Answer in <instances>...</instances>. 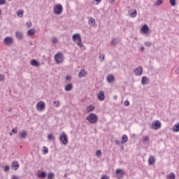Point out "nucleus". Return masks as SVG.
Listing matches in <instances>:
<instances>
[{
    "label": "nucleus",
    "mask_w": 179,
    "mask_h": 179,
    "mask_svg": "<svg viewBox=\"0 0 179 179\" xmlns=\"http://www.w3.org/2000/svg\"><path fill=\"white\" fill-rule=\"evenodd\" d=\"M72 40L74 43H76L79 47H83V43H82V38L80 37V34H74L72 36Z\"/></svg>",
    "instance_id": "1"
},
{
    "label": "nucleus",
    "mask_w": 179,
    "mask_h": 179,
    "mask_svg": "<svg viewBox=\"0 0 179 179\" xmlns=\"http://www.w3.org/2000/svg\"><path fill=\"white\" fill-rule=\"evenodd\" d=\"M86 120L90 122V124H96V122L99 121V117H97L96 114L90 113Z\"/></svg>",
    "instance_id": "2"
},
{
    "label": "nucleus",
    "mask_w": 179,
    "mask_h": 179,
    "mask_svg": "<svg viewBox=\"0 0 179 179\" xmlns=\"http://www.w3.org/2000/svg\"><path fill=\"white\" fill-rule=\"evenodd\" d=\"M53 9L55 15H61L64 10V8H62V5L61 4L54 6Z\"/></svg>",
    "instance_id": "3"
},
{
    "label": "nucleus",
    "mask_w": 179,
    "mask_h": 179,
    "mask_svg": "<svg viewBox=\"0 0 179 179\" xmlns=\"http://www.w3.org/2000/svg\"><path fill=\"white\" fill-rule=\"evenodd\" d=\"M55 59L57 64H62L64 62V55L61 52L56 54L55 55Z\"/></svg>",
    "instance_id": "4"
},
{
    "label": "nucleus",
    "mask_w": 179,
    "mask_h": 179,
    "mask_svg": "<svg viewBox=\"0 0 179 179\" xmlns=\"http://www.w3.org/2000/svg\"><path fill=\"white\" fill-rule=\"evenodd\" d=\"M59 139L63 145H68V136H66L64 131L60 135Z\"/></svg>",
    "instance_id": "5"
},
{
    "label": "nucleus",
    "mask_w": 179,
    "mask_h": 179,
    "mask_svg": "<svg viewBox=\"0 0 179 179\" xmlns=\"http://www.w3.org/2000/svg\"><path fill=\"white\" fill-rule=\"evenodd\" d=\"M36 110H38V111H44V110H45V103L43 101L38 102Z\"/></svg>",
    "instance_id": "6"
},
{
    "label": "nucleus",
    "mask_w": 179,
    "mask_h": 179,
    "mask_svg": "<svg viewBox=\"0 0 179 179\" xmlns=\"http://www.w3.org/2000/svg\"><path fill=\"white\" fill-rule=\"evenodd\" d=\"M151 127L152 129H160L162 128V123L159 120H156L155 122H152Z\"/></svg>",
    "instance_id": "7"
},
{
    "label": "nucleus",
    "mask_w": 179,
    "mask_h": 179,
    "mask_svg": "<svg viewBox=\"0 0 179 179\" xmlns=\"http://www.w3.org/2000/svg\"><path fill=\"white\" fill-rule=\"evenodd\" d=\"M116 177L118 179L122 178L124 177V174H125V171L122 169H117L115 171Z\"/></svg>",
    "instance_id": "8"
},
{
    "label": "nucleus",
    "mask_w": 179,
    "mask_h": 179,
    "mask_svg": "<svg viewBox=\"0 0 179 179\" xmlns=\"http://www.w3.org/2000/svg\"><path fill=\"white\" fill-rule=\"evenodd\" d=\"M3 43L6 45H10L12 43H13V38L10 36H6L3 40Z\"/></svg>",
    "instance_id": "9"
},
{
    "label": "nucleus",
    "mask_w": 179,
    "mask_h": 179,
    "mask_svg": "<svg viewBox=\"0 0 179 179\" xmlns=\"http://www.w3.org/2000/svg\"><path fill=\"white\" fill-rule=\"evenodd\" d=\"M143 72V69L142 66H139L138 68H136L134 71V73L136 76H141Z\"/></svg>",
    "instance_id": "10"
},
{
    "label": "nucleus",
    "mask_w": 179,
    "mask_h": 179,
    "mask_svg": "<svg viewBox=\"0 0 179 179\" xmlns=\"http://www.w3.org/2000/svg\"><path fill=\"white\" fill-rule=\"evenodd\" d=\"M96 96L100 101H103V100L106 99V95L104 94V91L103 90L99 91Z\"/></svg>",
    "instance_id": "11"
},
{
    "label": "nucleus",
    "mask_w": 179,
    "mask_h": 179,
    "mask_svg": "<svg viewBox=\"0 0 179 179\" xmlns=\"http://www.w3.org/2000/svg\"><path fill=\"white\" fill-rule=\"evenodd\" d=\"M141 31H143V34H148L149 33V27L147 24H145L141 28Z\"/></svg>",
    "instance_id": "12"
},
{
    "label": "nucleus",
    "mask_w": 179,
    "mask_h": 179,
    "mask_svg": "<svg viewBox=\"0 0 179 179\" xmlns=\"http://www.w3.org/2000/svg\"><path fill=\"white\" fill-rule=\"evenodd\" d=\"M106 80L108 83H113L114 80H115V78H114V76L113 75H108Z\"/></svg>",
    "instance_id": "13"
},
{
    "label": "nucleus",
    "mask_w": 179,
    "mask_h": 179,
    "mask_svg": "<svg viewBox=\"0 0 179 179\" xmlns=\"http://www.w3.org/2000/svg\"><path fill=\"white\" fill-rule=\"evenodd\" d=\"M31 65L32 66H36V68H38L40 66V63L36 59H32L31 60Z\"/></svg>",
    "instance_id": "14"
},
{
    "label": "nucleus",
    "mask_w": 179,
    "mask_h": 179,
    "mask_svg": "<svg viewBox=\"0 0 179 179\" xmlns=\"http://www.w3.org/2000/svg\"><path fill=\"white\" fill-rule=\"evenodd\" d=\"M27 136V132L26 131H22L19 134V138H20V139H26Z\"/></svg>",
    "instance_id": "15"
},
{
    "label": "nucleus",
    "mask_w": 179,
    "mask_h": 179,
    "mask_svg": "<svg viewBox=\"0 0 179 179\" xmlns=\"http://www.w3.org/2000/svg\"><path fill=\"white\" fill-rule=\"evenodd\" d=\"M11 167H13V170H17V169H19V162H17V161L13 162Z\"/></svg>",
    "instance_id": "16"
},
{
    "label": "nucleus",
    "mask_w": 179,
    "mask_h": 179,
    "mask_svg": "<svg viewBox=\"0 0 179 179\" xmlns=\"http://www.w3.org/2000/svg\"><path fill=\"white\" fill-rule=\"evenodd\" d=\"M149 83V79L146 76H143L141 79V85H148Z\"/></svg>",
    "instance_id": "17"
},
{
    "label": "nucleus",
    "mask_w": 179,
    "mask_h": 179,
    "mask_svg": "<svg viewBox=\"0 0 179 179\" xmlns=\"http://www.w3.org/2000/svg\"><path fill=\"white\" fill-rule=\"evenodd\" d=\"M155 162H156V159H155V157L153 156H150L148 159L149 164L152 166L155 163Z\"/></svg>",
    "instance_id": "18"
},
{
    "label": "nucleus",
    "mask_w": 179,
    "mask_h": 179,
    "mask_svg": "<svg viewBox=\"0 0 179 179\" xmlns=\"http://www.w3.org/2000/svg\"><path fill=\"white\" fill-rule=\"evenodd\" d=\"M72 89H73V85L72 84H68L65 87L66 92H71V90H72Z\"/></svg>",
    "instance_id": "19"
},
{
    "label": "nucleus",
    "mask_w": 179,
    "mask_h": 179,
    "mask_svg": "<svg viewBox=\"0 0 179 179\" xmlns=\"http://www.w3.org/2000/svg\"><path fill=\"white\" fill-rule=\"evenodd\" d=\"M128 142V136H127V135H123L122 136V141L121 143L124 144V143H127Z\"/></svg>",
    "instance_id": "20"
},
{
    "label": "nucleus",
    "mask_w": 179,
    "mask_h": 179,
    "mask_svg": "<svg viewBox=\"0 0 179 179\" xmlns=\"http://www.w3.org/2000/svg\"><path fill=\"white\" fill-rule=\"evenodd\" d=\"M15 34L18 40H22V38H23V33L17 31L15 33Z\"/></svg>",
    "instance_id": "21"
},
{
    "label": "nucleus",
    "mask_w": 179,
    "mask_h": 179,
    "mask_svg": "<svg viewBox=\"0 0 179 179\" xmlns=\"http://www.w3.org/2000/svg\"><path fill=\"white\" fill-rule=\"evenodd\" d=\"M86 110L88 113H92V111L94 110V106L90 105L89 106L87 107Z\"/></svg>",
    "instance_id": "22"
},
{
    "label": "nucleus",
    "mask_w": 179,
    "mask_h": 179,
    "mask_svg": "<svg viewBox=\"0 0 179 179\" xmlns=\"http://www.w3.org/2000/svg\"><path fill=\"white\" fill-rule=\"evenodd\" d=\"M167 179H176V173L171 172V173H169L167 177Z\"/></svg>",
    "instance_id": "23"
},
{
    "label": "nucleus",
    "mask_w": 179,
    "mask_h": 179,
    "mask_svg": "<svg viewBox=\"0 0 179 179\" xmlns=\"http://www.w3.org/2000/svg\"><path fill=\"white\" fill-rule=\"evenodd\" d=\"M172 130L173 131V132H178L179 131V123L175 124L173 127Z\"/></svg>",
    "instance_id": "24"
},
{
    "label": "nucleus",
    "mask_w": 179,
    "mask_h": 179,
    "mask_svg": "<svg viewBox=\"0 0 179 179\" xmlns=\"http://www.w3.org/2000/svg\"><path fill=\"white\" fill-rule=\"evenodd\" d=\"M88 23L90 26H94L95 23H96V20H94V18H90L88 20Z\"/></svg>",
    "instance_id": "25"
},
{
    "label": "nucleus",
    "mask_w": 179,
    "mask_h": 179,
    "mask_svg": "<svg viewBox=\"0 0 179 179\" xmlns=\"http://www.w3.org/2000/svg\"><path fill=\"white\" fill-rule=\"evenodd\" d=\"M85 76V69H82L78 73V78H83Z\"/></svg>",
    "instance_id": "26"
},
{
    "label": "nucleus",
    "mask_w": 179,
    "mask_h": 179,
    "mask_svg": "<svg viewBox=\"0 0 179 179\" xmlns=\"http://www.w3.org/2000/svg\"><path fill=\"white\" fill-rule=\"evenodd\" d=\"M137 14H138V13H137L136 10L134 9V10H132V13H130V16H131V17H136V15H137Z\"/></svg>",
    "instance_id": "27"
},
{
    "label": "nucleus",
    "mask_w": 179,
    "mask_h": 179,
    "mask_svg": "<svg viewBox=\"0 0 179 179\" xmlns=\"http://www.w3.org/2000/svg\"><path fill=\"white\" fill-rule=\"evenodd\" d=\"M38 177L40 178H45V177H47V173H45V172H41L38 174Z\"/></svg>",
    "instance_id": "28"
},
{
    "label": "nucleus",
    "mask_w": 179,
    "mask_h": 179,
    "mask_svg": "<svg viewBox=\"0 0 179 179\" xmlns=\"http://www.w3.org/2000/svg\"><path fill=\"white\" fill-rule=\"evenodd\" d=\"M23 10L20 9L18 11H17V16H19L20 17H23Z\"/></svg>",
    "instance_id": "29"
},
{
    "label": "nucleus",
    "mask_w": 179,
    "mask_h": 179,
    "mask_svg": "<svg viewBox=\"0 0 179 179\" xmlns=\"http://www.w3.org/2000/svg\"><path fill=\"white\" fill-rule=\"evenodd\" d=\"M111 44H113V45H117V44H118V39H117L115 38H113Z\"/></svg>",
    "instance_id": "30"
},
{
    "label": "nucleus",
    "mask_w": 179,
    "mask_h": 179,
    "mask_svg": "<svg viewBox=\"0 0 179 179\" xmlns=\"http://www.w3.org/2000/svg\"><path fill=\"white\" fill-rule=\"evenodd\" d=\"M34 33H36V30L31 29L28 31V36H34Z\"/></svg>",
    "instance_id": "31"
},
{
    "label": "nucleus",
    "mask_w": 179,
    "mask_h": 179,
    "mask_svg": "<svg viewBox=\"0 0 179 179\" xmlns=\"http://www.w3.org/2000/svg\"><path fill=\"white\" fill-rule=\"evenodd\" d=\"M99 61H101V62H103V61H104L105 59L104 54H99Z\"/></svg>",
    "instance_id": "32"
},
{
    "label": "nucleus",
    "mask_w": 179,
    "mask_h": 179,
    "mask_svg": "<svg viewBox=\"0 0 179 179\" xmlns=\"http://www.w3.org/2000/svg\"><path fill=\"white\" fill-rule=\"evenodd\" d=\"M163 3V0H157V2L155 3V6H160Z\"/></svg>",
    "instance_id": "33"
},
{
    "label": "nucleus",
    "mask_w": 179,
    "mask_h": 179,
    "mask_svg": "<svg viewBox=\"0 0 179 179\" xmlns=\"http://www.w3.org/2000/svg\"><path fill=\"white\" fill-rule=\"evenodd\" d=\"M143 142H145V143L149 142V136H143Z\"/></svg>",
    "instance_id": "34"
},
{
    "label": "nucleus",
    "mask_w": 179,
    "mask_h": 179,
    "mask_svg": "<svg viewBox=\"0 0 179 179\" xmlns=\"http://www.w3.org/2000/svg\"><path fill=\"white\" fill-rule=\"evenodd\" d=\"M3 169L5 172L9 171V170H10V166H9L8 165L5 166L3 167Z\"/></svg>",
    "instance_id": "35"
},
{
    "label": "nucleus",
    "mask_w": 179,
    "mask_h": 179,
    "mask_svg": "<svg viewBox=\"0 0 179 179\" xmlns=\"http://www.w3.org/2000/svg\"><path fill=\"white\" fill-rule=\"evenodd\" d=\"M43 155H47L48 153V148L45 146H43Z\"/></svg>",
    "instance_id": "36"
},
{
    "label": "nucleus",
    "mask_w": 179,
    "mask_h": 179,
    "mask_svg": "<svg viewBox=\"0 0 179 179\" xmlns=\"http://www.w3.org/2000/svg\"><path fill=\"white\" fill-rule=\"evenodd\" d=\"M54 177H55L54 173H50L48 176V179H52L54 178Z\"/></svg>",
    "instance_id": "37"
},
{
    "label": "nucleus",
    "mask_w": 179,
    "mask_h": 179,
    "mask_svg": "<svg viewBox=\"0 0 179 179\" xmlns=\"http://www.w3.org/2000/svg\"><path fill=\"white\" fill-rule=\"evenodd\" d=\"M48 141H52V139H54V136L52 134H48Z\"/></svg>",
    "instance_id": "38"
},
{
    "label": "nucleus",
    "mask_w": 179,
    "mask_h": 179,
    "mask_svg": "<svg viewBox=\"0 0 179 179\" xmlns=\"http://www.w3.org/2000/svg\"><path fill=\"white\" fill-rule=\"evenodd\" d=\"M171 6H176V0H169Z\"/></svg>",
    "instance_id": "39"
},
{
    "label": "nucleus",
    "mask_w": 179,
    "mask_h": 179,
    "mask_svg": "<svg viewBox=\"0 0 179 179\" xmlns=\"http://www.w3.org/2000/svg\"><path fill=\"white\" fill-rule=\"evenodd\" d=\"M52 41L53 44H56V43L58 41V38L54 37V38L52 39Z\"/></svg>",
    "instance_id": "40"
},
{
    "label": "nucleus",
    "mask_w": 179,
    "mask_h": 179,
    "mask_svg": "<svg viewBox=\"0 0 179 179\" xmlns=\"http://www.w3.org/2000/svg\"><path fill=\"white\" fill-rule=\"evenodd\" d=\"M53 104L55 105V107H59V101H54Z\"/></svg>",
    "instance_id": "41"
},
{
    "label": "nucleus",
    "mask_w": 179,
    "mask_h": 179,
    "mask_svg": "<svg viewBox=\"0 0 179 179\" xmlns=\"http://www.w3.org/2000/svg\"><path fill=\"white\" fill-rule=\"evenodd\" d=\"M3 80H5V77L3 75L0 74V82H3Z\"/></svg>",
    "instance_id": "42"
},
{
    "label": "nucleus",
    "mask_w": 179,
    "mask_h": 179,
    "mask_svg": "<svg viewBox=\"0 0 179 179\" xmlns=\"http://www.w3.org/2000/svg\"><path fill=\"white\" fill-rule=\"evenodd\" d=\"M13 134H17V127H15L12 129Z\"/></svg>",
    "instance_id": "43"
},
{
    "label": "nucleus",
    "mask_w": 179,
    "mask_h": 179,
    "mask_svg": "<svg viewBox=\"0 0 179 179\" xmlns=\"http://www.w3.org/2000/svg\"><path fill=\"white\" fill-rule=\"evenodd\" d=\"M145 45H146V47H150V45H152V43L145 42Z\"/></svg>",
    "instance_id": "44"
},
{
    "label": "nucleus",
    "mask_w": 179,
    "mask_h": 179,
    "mask_svg": "<svg viewBox=\"0 0 179 179\" xmlns=\"http://www.w3.org/2000/svg\"><path fill=\"white\" fill-rule=\"evenodd\" d=\"M6 3V0H0V5H5Z\"/></svg>",
    "instance_id": "45"
},
{
    "label": "nucleus",
    "mask_w": 179,
    "mask_h": 179,
    "mask_svg": "<svg viewBox=\"0 0 179 179\" xmlns=\"http://www.w3.org/2000/svg\"><path fill=\"white\" fill-rule=\"evenodd\" d=\"M124 106L126 107H128V106H129V101L127 100L124 101Z\"/></svg>",
    "instance_id": "46"
},
{
    "label": "nucleus",
    "mask_w": 179,
    "mask_h": 179,
    "mask_svg": "<svg viewBox=\"0 0 179 179\" xmlns=\"http://www.w3.org/2000/svg\"><path fill=\"white\" fill-rule=\"evenodd\" d=\"M100 155H101V150H99L96 151V156H100Z\"/></svg>",
    "instance_id": "47"
},
{
    "label": "nucleus",
    "mask_w": 179,
    "mask_h": 179,
    "mask_svg": "<svg viewBox=\"0 0 179 179\" xmlns=\"http://www.w3.org/2000/svg\"><path fill=\"white\" fill-rule=\"evenodd\" d=\"M101 179H108V176H107L106 175H103Z\"/></svg>",
    "instance_id": "48"
},
{
    "label": "nucleus",
    "mask_w": 179,
    "mask_h": 179,
    "mask_svg": "<svg viewBox=\"0 0 179 179\" xmlns=\"http://www.w3.org/2000/svg\"><path fill=\"white\" fill-rule=\"evenodd\" d=\"M115 145H120L121 143V141H120L118 140H115Z\"/></svg>",
    "instance_id": "49"
},
{
    "label": "nucleus",
    "mask_w": 179,
    "mask_h": 179,
    "mask_svg": "<svg viewBox=\"0 0 179 179\" xmlns=\"http://www.w3.org/2000/svg\"><path fill=\"white\" fill-rule=\"evenodd\" d=\"M28 27H31V22H27Z\"/></svg>",
    "instance_id": "50"
},
{
    "label": "nucleus",
    "mask_w": 179,
    "mask_h": 179,
    "mask_svg": "<svg viewBox=\"0 0 179 179\" xmlns=\"http://www.w3.org/2000/svg\"><path fill=\"white\" fill-rule=\"evenodd\" d=\"M12 110H13V108H8L7 109V111H8V113H12Z\"/></svg>",
    "instance_id": "51"
},
{
    "label": "nucleus",
    "mask_w": 179,
    "mask_h": 179,
    "mask_svg": "<svg viewBox=\"0 0 179 179\" xmlns=\"http://www.w3.org/2000/svg\"><path fill=\"white\" fill-rule=\"evenodd\" d=\"M66 79V80H71V76H67Z\"/></svg>",
    "instance_id": "52"
},
{
    "label": "nucleus",
    "mask_w": 179,
    "mask_h": 179,
    "mask_svg": "<svg viewBox=\"0 0 179 179\" xmlns=\"http://www.w3.org/2000/svg\"><path fill=\"white\" fill-rule=\"evenodd\" d=\"M13 179H19V177H17V176H13Z\"/></svg>",
    "instance_id": "53"
},
{
    "label": "nucleus",
    "mask_w": 179,
    "mask_h": 179,
    "mask_svg": "<svg viewBox=\"0 0 179 179\" xmlns=\"http://www.w3.org/2000/svg\"><path fill=\"white\" fill-rule=\"evenodd\" d=\"M145 50V48L143 46L141 47V51H144Z\"/></svg>",
    "instance_id": "54"
},
{
    "label": "nucleus",
    "mask_w": 179,
    "mask_h": 179,
    "mask_svg": "<svg viewBox=\"0 0 179 179\" xmlns=\"http://www.w3.org/2000/svg\"><path fill=\"white\" fill-rule=\"evenodd\" d=\"M96 2H97L98 3H100V2H101V0H95Z\"/></svg>",
    "instance_id": "55"
},
{
    "label": "nucleus",
    "mask_w": 179,
    "mask_h": 179,
    "mask_svg": "<svg viewBox=\"0 0 179 179\" xmlns=\"http://www.w3.org/2000/svg\"><path fill=\"white\" fill-rule=\"evenodd\" d=\"M10 136H12V133H10Z\"/></svg>",
    "instance_id": "56"
},
{
    "label": "nucleus",
    "mask_w": 179,
    "mask_h": 179,
    "mask_svg": "<svg viewBox=\"0 0 179 179\" xmlns=\"http://www.w3.org/2000/svg\"><path fill=\"white\" fill-rule=\"evenodd\" d=\"M122 150H124V148H122Z\"/></svg>",
    "instance_id": "57"
},
{
    "label": "nucleus",
    "mask_w": 179,
    "mask_h": 179,
    "mask_svg": "<svg viewBox=\"0 0 179 179\" xmlns=\"http://www.w3.org/2000/svg\"><path fill=\"white\" fill-rule=\"evenodd\" d=\"M0 15H1V10H0Z\"/></svg>",
    "instance_id": "58"
},
{
    "label": "nucleus",
    "mask_w": 179,
    "mask_h": 179,
    "mask_svg": "<svg viewBox=\"0 0 179 179\" xmlns=\"http://www.w3.org/2000/svg\"><path fill=\"white\" fill-rule=\"evenodd\" d=\"M8 1H12V0H8Z\"/></svg>",
    "instance_id": "59"
}]
</instances>
